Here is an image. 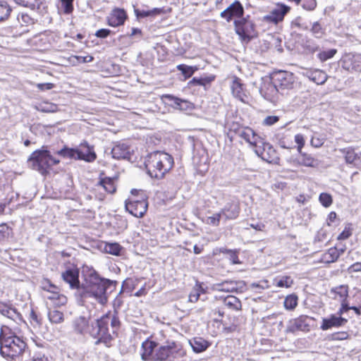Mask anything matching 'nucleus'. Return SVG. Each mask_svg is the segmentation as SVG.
I'll return each instance as SVG.
<instances>
[{
    "instance_id": "obj_1",
    "label": "nucleus",
    "mask_w": 361,
    "mask_h": 361,
    "mask_svg": "<svg viewBox=\"0 0 361 361\" xmlns=\"http://www.w3.org/2000/svg\"><path fill=\"white\" fill-rule=\"evenodd\" d=\"M141 348V358L144 361H180L186 355L182 345L174 341L160 345L147 339L142 342Z\"/></svg>"
},
{
    "instance_id": "obj_2",
    "label": "nucleus",
    "mask_w": 361,
    "mask_h": 361,
    "mask_svg": "<svg viewBox=\"0 0 361 361\" xmlns=\"http://www.w3.org/2000/svg\"><path fill=\"white\" fill-rule=\"evenodd\" d=\"M85 283V287L80 293L81 296L93 298L102 305L107 303L109 294L116 290L118 284L116 281L100 276L95 270L90 271L86 276Z\"/></svg>"
},
{
    "instance_id": "obj_3",
    "label": "nucleus",
    "mask_w": 361,
    "mask_h": 361,
    "mask_svg": "<svg viewBox=\"0 0 361 361\" xmlns=\"http://www.w3.org/2000/svg\"><path fill=\"white\" fill-rule=\"evenodd\" d=\"M109 325H111L113 334L120 328L121 322L116 311L108 312L100 318L91 322L90 336L96 340L95 345L102 343L107 348L112 345L114 337L109 331Z\"/></svg>"
},
{
    "instance_id": "obj_4",
    "label": "nucleus",
    "mask_w": 361,
    "mask_h": 361,
    "mask_svg": "<svg viewBox=\"0 0 361 361\" xmlns=\"http://www.w3.org/2000/svg\"><path fill=\"white\" fill-rule=\"evenodd\" d=\"M174 164L173 157L162 151H154L145 157V166L147 174L157 180L162 179Z\"/></svg>"
},
{
    "instance_id": "obj_5",
    "label": "nucleus",
    "mask_w": 361,
    "mask_h": 361,
    "mask_svg": "<svg viewBox=\"0 0 361 361\" xmlns=\"http://www.w3.org/2000/svg\"><path fill=\"white\" fill-rule=\"evenodd\" d=\"M27 162L32 169L46 176L49 173V169L59 164L60 160L54 157L50 151L41 149L33 152L28 158Z\"/></svg>"
},
{
    "instance_id": "obj_6",
    "label": "nucleus",
    "mask_w": 361,
    "mask_h": 361,
    "mask_svg": "<svg viewBox=\"0 0 361 361\" xmlns=\"http://www.w3.org/2000/svg\"><path fill=\"white\" fill-rule=\"evenodd\" d=\"M233 25L235 32L243 43L248 44L257 35L255 23L249 15L239 19H235Z\"/></svg>"
},
{
    "instance_id": "obj_7",
    "label": "nucleus",
    "mask_w": 361,
    "mask_h": 361,
    "mask_svg": "<svg viewBox=\"0 0 361 361\" xmlns=\"http://www.w3.org/2000/svg\"><path fill=\"white\" fill-rule=\"evenodd\" d=\"M26 343L16 336L4 338L0 346V354L4 357L14 358L21 355Z\"/></svg>"
},
{
    "instance_id": "obj_8",
    "label": "nucleus",
    "mask_w": 361,
    "mask_h": 361,
    "mask_svg": "<svg viewBox=\"0 0 361 361\" xmlns=\"http://www.w3.org/2000/svg\"><path fill=\"white\" fill-rule=\"evenodd\" d=\"M148 204L145 199L136 197L129 198L126 201L125 207L133 216L141 218L147 210Z\"/></svg>"
},
{
    "instance_id": "obj_9",
    "label": "nucleus",
    "mask_w": 361,
    "mask_h": 361,
    "mask_svg": "<svg viewBox=\"0 0 361 361\" xmlns=\"http://www.w3.org/2000/svg\"><path fill=\"white\" fill-rule=\"evenodd\" d=\"M290 6L285 4L279 3L270 12L263 17V21L277 25L282 22L285 16L290 12Z\"/></svg>"
},
{
    "instance_id": "obj_10",
    "label": "nucleus",
    "mask_w": 361,
    "mask_h": 361,
    "mask_svg": "<svg viewBox=\"0 0 361 361\" xmlns=\"http://www.w3.org/2000/svg\"><path fill=\"white\" fill-rule=\"evenodd\" d=\"M271 80L274 81L276 87L282 94L283 91L293 88L294 78L293 73L290 72L279 71L273 74Z\"/></svg>"
},
{
    "instance_id": "obj_11",
    "label": "nucleus",
    "mask_w": 361,
    "mask_h": 361,
    "mask_svg": "<svg viewBox=\"0 0 361 361\" xmlns=\"http://www.w3.org/2000/svg\"><path fill=\"white\" fill-rule=\"evenodd\" d=\"M313 318L307 315H300V317L290 319L286 327V333L295 334L296 331L307 332L310 330L311 322Z\"/></svg>"
},
{
    "instance_id": "obj_12",
    "label": "nucleus",
    "mask_w": 361,
    "mask_h": 361,
    "mask_svg": "<svg viewBox=\"0 0 361 361\" xmlns=\"http://www.w3.org/2000/svg\"><path fill=\"white\" fill-rule=\"evenodd\" d=\"M260 144L263 145V147L258 145L255 149L256 154L269 164H279L280 158L275 149L269 143L264 142L263 140Z\"/></svg>"
},
{
    "instance_id": "obj_13",
    "label": "nucleus",
    "mask_w": 361,
    "mask_h": 361,
    "mask_svg": "<svg viewBox=\"0 0 361 361\" xmlns=\"http://www.w3.org/2000/svg\"><path fill=\"white\" fill-rule=\"evenodd\" d=\"M112 157L115 159H123L133 161V149L129 145L123 142L116 143L111 149Z\"/></svg>"
},
{
    "instance_id": "obj_14",
    "label": "nucleus",
    "mask_w": 361,
    "mask_h": 361,
    "mask_svg": "<svg viewBox=\"0 0 361 361\" xmlns=\"http://www.w3.org/2000/svg\"><path fill=\"white\" fill-rule=\"evenodd\" d=\"M243 14L244 8L240 1L236 0L224 10L220 16L222 18L226 19L227 22H230L233 18L239 19L244 17Z\"/></svg>"
},
{
    "instance_id": "obj_15",
    "label": "nucleus",
    "mask_w": 361,
    "mask_h": 361,
    "mask_svg": "<svg viewBox=\"0 0 361 361\" xmlns=\"http://www.w3.org/2000/svg\"><path fill=\"white\" fill-rule=\"evenodd\" d=\"M347 322V319L337 314H331L329 317L322 318L320 329L322 331H327L332 328H339L343 326Z\"/></svg>"
},
{
    "instance_id": "obj_16",
    "label": "nucleus",
    "mask_w": 361,
    "mask_h": 361,
    "mask_svg": "<svg viewBox=\"0 0 361 361\" xmlns=\"http://www.w3.org/2000/svg\"><path fill=\"white\" fill-rule=\"evenodd\" d=\"M162 99L171 106L173 108L181 111L192 109V104L190 102L176 97L172 94H164Z\"/></svg>"
},
{
    "instance_id": "obj_17",
    "label": "nucleus",
    "mask_w": 361,
    "mask_h": 361,
    "mask_svg": "<svg viewBox=\"0 0 361 361\" xmlns=\"http://www.w3.org/2000/svg\"><path fill=\"white\" fill-rule=\"evenodd\" d=\"M77 152L78 154V160H83L86 162H92L97 158V154L94 151L93 147L88 145L85 142L81 143L77 147Z\"/></svg>"
},
{
    "instance_id": "obj_18",
    "label": "nucleus",
    "mask_w": 361,
    "mask_h": 361,
    "mask_svg": "<svg viewBox=\"0 0 361 361\" xmlns=\"http://www.w3.org/2000/svg\"><path fill=\"white\" fill-rule=\"evenodd\" d=\"M44 298L46 300V303L48 307H60L65 305L68 302L67 297L60 293L59 291L44 294Z\"/></svg>"
},
{
    "instance_id": "obj_19",
    "label": "nucleus",
    "mask_w": 361,
    "mask_h": 361,
    "mask_svg": "<svg viewBox=\"0 0 361 361\" xmlns=\"http://www.w3.org/2000/svg\"><path fill=\"white\" fill-rule=\"evenodd\" d=\"M244 286V281H225L214 285L215 290L226 293L238 292V290L243 289Z\"/></svg>"
},
{
    "instance_id": "obj_20",
    "label": "nucleus",
    "mask_w": 361,
    "mask_h": 361,
    "mask_svg": "<svg viewBox=\"0 0 361 361\" xmlns=\"http://www.w3.org/2000/svg\"><path fill=\"white\" fill-rule=\"evenodd\" d=\"M240 210L239 202L232 200L226 204L224 207L221 209V212L224 214L225 220H233L238 216Z\"/></svg>"
},
{
    "instance_id": "obj_21",
    "label": "nucleus",
    "mask_w": 361,
    "mask_h": 361,
    "mask_svg": "<svg viewBox=\"0 0 361 361\" xmlns=\"http://www.w3.org/2000/svg\"><path fill=\"white\" fill-rule=\"evenodd\" d=\"M231 88L232 94L235 98L244 103L247 102L248 96L244 90L243 84L240 82V78L236 76L233 78Z\"/></svg>"
},
{
    "instance_id": "obj_22",
    "label": "nucleus",
    "mask_w": 361,
    "mask_h": 361,
    "mask_svg": "<svg viewBox=\"0 0 361 361\" xmlns=\"http://www.w3.org/2000/svg\"><path fill=\"white\" fill-rule=\"evenodd\" d=\"M73 328L76 334L90 335V324L89 320L84 316H80L75 318L73 321Z\"/></svg>"
},
{
    "instance_id": "obj_23",
    "label": "nucleus",
    "mask_w": 361,
    "mask_h": 361,
    "mask_svg": "<svg viewBox=\"0 0 361 361\" xmlns=\"http://www.w3.org/2000/svg\"><path fill=\"white\" fill-rule=\"evenodd\" d=\"M259 91L261 94L268 100H272L277 93L281 92L271 79L265 82L260 87Z\"/></svg>"
},
{
    "instance_id": "obj_24",
    "label": "nucleus",
    "mask_w": 361,
    "mask_h": 361,
    "mask_svg": "<svg viewBox=\"0 0 361 361\" xmlns=\"http://www.w3.org/2000/svg\"><path fill=\"white\" fill-rule=\"evenodd\" d=\"M61 276L63 281L70 285L71 288H79V271L77 269H68L62 273Z\"/></svg>"
},
{
    "instance_id": "obj_25",
    "label": "nucleus",
    "mask_w": 361,
    "mask_h": 361,
    "mask_svg": "<svg viewBox=\"0 0 361 361\" xmlns=\"http://www.w3.org/2000/svg\"><path fill=\"white\" fill-rule=\"evenodd\" d=\"M127 18L126 11L121 8H116L108 18V24L111 27L123 25Z\"/></svg>"
},
{
    "instance_id": "obj_26",
    "label": "nucleus",
    "mask_w": 361,
    "mask_h": 361,
    "mask_svg": "<svg viewBox=\"0 0 361 361\" xmlns=\"http://www.w3.org/2000/svg\"><path fill=\"white\" fill-rule=\"evenodd\" d=\"M189 343L196 353H202L210 346V343L202 337H195L189 340Z\"/></svg>"
},
{
    "instance_id": "obj_27",
    "label": "nucleus",
    "mask_w": 361,
    "mask_h": 361,
    "mask_svg": "<svg viewBox=\"0 0 361 361\" xmlns=\"http://www.w3.org/2000/svg\"><path fill=\"white\" fill-rule=\"evenodd\" d=\"M0 313L13 321L21 319V314L16 309L5 302H0Z\"/></svg>"
},
{
    "instance_id": "obj_28",
    "label": "nucleus",
    "mask_w": 361,
    "mask_h": 361,
    "mask_svg": "<svg viewBox=\"0 0 361 361\" xmlns=\"http://www.w3.org/2000/svg\"><path fill=\"white\" fill-rule=\"evenodd\" d=\"M299 164L307 167H317L319 165V161L311 154L303 152H299Z\"/></svg>"
},
{
    "instance_id": "obj_29",
    "label": "nucleus",
    "mask_w": 361,
    "mask_h": 361,
    "mask_svg": "<svg viewBox=\"0 0 361 361\" xmlns=\"http://www.w3.org/2000/svg\"><path fill=\"white\" fill-rule=\"evenodd\" d=\"M331 293L333 294V298L335 300H347L348 296V286L345 285H341L333 288L331 290Z\"/></svg>"
},
{
    "instance_id": "obj_30",
    "label": "nucleus",
    "mask_w": 361,
    "mask_h": 361,
    "mask_svg": "<svg viewBox=\"0 0 361 361\" xmlns=\"http://www.w3.org/2000/svg\"><path fill=\"white\" fill-rule=\"evenodd\" d=\"M243 140L250 144V145L255 147V148L262 142V138L257 135L251 128L247 130V133L245 135Z\"/></svg>"
},
{
    "instance_id": "obj_31",
    "label": "nucleus",
    "mask_w": 361,
    "mask_h": 361,
    "mask_svg": "<svg viewBox=\"0 0 361 361\" xmlns=\"http://www.w3.org/2000/svg\"><path fill=\"white\" fill-rule=\"evenodd\" d=\"M55 153L65 159L78 160V158H80L77 152V147L72 148L68 146H64L62 149L56 151Z\"/></svg>"
},
{
    "instance_id": "obj_32",
    "label": "nucleus",
    "mask_w": 361,
    "mask_h": 361,
    "mask_svg": "<svg viewBox=\"0 0 361 361\" xmlns=\"http://www.w3.org/2000/svg\"><path fill=\"white\" fill-rule=\"evenodd\" d=\"M339 258V253L337 251V247L329 248L322 256V262L324 263H333Z\"/></svg>"
},
{
    "instance_id": "obj_33",
    "label": "nucleus",
    "mask_w": 361,
    "mask_h": 361,
    "mask_svg": "<svg viewBox=\"0 0 361 361\" xmlns=\"http://www.w3.org/2000/svg\"><path fill=\"white\" fill-rule=\"evenodd\" d=\"M224 305L231 310H240L242 307L240 300L234 295H228L224 299Z\"/></svg>"
},
{
    "instance_id": "obj_34",
    "label": "nucleus",
    "mask_w": 361,
    "mask_h": 361,
    "mask_svg": "<svg viewBox=\"0 0 361 361\" xmlns=\"http://www.w3.org/2000/svg\"><path fill=\"white\" fill-rule=\"evenodd\" d=\"M48 317L52 324H61L64 321V314L57 310H51L49 307Z\"/></svg>"
},
{
    "instance_id": "obj_35",
    "label": "nucleus",
    "mask_w": 361,
    "mask_h": 361,
    "mask_svg": "<svg viewBox=\"0 0 361 361\" xmlns=\"http://www.w3.org/2000/svg\"><path fill=\"white\" fill-rule=\"evenodd\" d=\"M98 184L102 186L104 189L109 193L112 194L116 192L114 180L111 178L105 177L104 178H100Z\"/></svg>"
},
{
    "instance_id": "obj_36",
    "label": "nucleus",
    "mask_w": 361,
    "mask_h": 361,
    "mask_svg": "<svg viewBox=\"0 0 361 361\" xmlns=\"http://www.w3.org/2000/svg\"><path fill=\"white\" fill-rule=\"evenodd\" d=\"M215 79V76L210 75L204 77H195L190 81V85H199V86H206L207 85L210 84Z\"/></svg>"
},
{
    "instance_id": "obj_37",
    "label": "nucleus",
    "mask_w": 361,
    "mask_h": 361,
    "mask_svg": "<svg viewBox=\"0 0 361 361\" xmlns=\"http://www.w3.org/2000/svg\"><path fill=\"white\" fill-rule=\"evenodd\" d=\"M298 295L295 293L288 295L286 297L283 305L286 310H293L298 305Z\"/></svg>"
},
{
    "instance_id": "obj_38",
    "label": "nucleus",
    "mask_w": 361,
    "mask_h": 361,
    "mask_svg": "<svg viewBox=\"0 0 361 361\" xmlns=\"http://www.w3.org/2000/svg\"><path fill=\"white\" fill-rule=\"evenodd\" d=\"M134 12L137 18H143L149 16H154L160 13V9L154 8L151 10H140L139 8H134Z\"/></svg>"
},
{
    "instance_id": "obj_39",
    "label": "nucleus",
    "mask_w": 361,
    "mask_h": 361,
    "mask_svg": "<svg viewBox=\"0 0 361 361\" xmlns=\"http://www.w3.org/2000/svg\"><path fill=\"white\" fill-rule=\"evenodd\" d=\"M310 79L317 85L324 84L327 80L326 74L322 71L317 70L310 73Z\"/></svg>"
},
{
    "instance_id": "obj_40",
    "label": "nucleus",
    "mask_w": 361,
    "mask_h": 361,
    "mask_svg": "<svg viewBox=\"0 0 361 361\" xmlns=\"http://www.w3.org/2000/svg\"><path fill=\"white\" fill-rule=\"evenodd\" d=\"M310 31L317 39H321L325 35V28L319 22L313 23Z\"/></svg>"
},
{
    "instance_id": "obj_41",
    "label": "nucleus",
    "mask_w": 361,
    "mask_h": 361,
    "mask_svg": "<svg viewBox=\"0 0 361 361\" xmlns=\"http://www.w3.org/2000/svg\"><path fill=\"white\" fill-rule=\"evenodd\" d=\"M123 247L118 243H108L104 246V250L106 253L119 256Z\"/></svg>"
},
{
    "instance_id": "obj_42",
    "label": "nucleus",
    "mask_w": 361,
    "mask_h": 361,
    "mask_svg": "<svg viewBox=\"0 0 361 361\" xmlns=\"http://www.w3.org/2000/svg\"><path fill=\"white\" fill-rule=\"evenodd\" d=\"M340 151L345 155V161L348 164L354 163L359 158L357 154L350 147L341 149Z\"/></svg>"
},
{
    "instance_id": "obj_43",
    "label": "nucleus",
    "mask_w": 361,
    "mask_h": 361,
    "mask_svg": "<svg viewBox=\"0 0 361 361\" xmlns=\"http://www.w3.org/2000/svg\"><path fill=\"white\" fill-rule=\"evenodd\" d=\"M177 69L181 72L185 78H189L198 70V68L185 64H179L177 66Z\"/></svg>"
},
{
    "instance_id": "obj_44",
    "label": "nucleus",
    "mask_w": 361,
    "mask_h": 361,
    "mask_svg": "<svg viewBox=\"0 0 361 361\" xmlns=\"http://www.w3.org/2000/svg\"><path fill=\"white\" fill-rule=\"evenodd\" d=\"M13 1L21 6L27 7L31 9L39 8L42 4V0H13Z\"/></svg>"
},
{
    "instance_id": "obj_45",
    "label": "nucleus",
    "mask_w": 361,
    "mask_h": 361,
    "mask_svg": "<svg viewBox=\"0 0 361 361\" xmlns=\"http://www.w3.org/2000/svg\"><path fill=\"white\" fill-rule=\"evenodd\" d=\"M11 11V8L7 2L0 1V21L7 19Z\"/></svg>"
},
{
    "instance_id": "obj_46",
    "label": "nucleus",
    "mask_w": 361,
    "mask_h": 361,
    "mask_svg": "<svg viewBox=\"0 0 361 361\" xmlns=\"http://www.w3.org/2000/svg\"><path fill=\"white\" fill-rule=\"evenodd\" d=\"M17 20L22 26H28L35 23L34 19L26 13H19Z\"/></svg>"
},
{
    "instance_id": "obj_47",
    "label": "nucleus",
    "mask_w": 361,
    "mask_h": 361,
    "mask_svg": "<svg viewBox=\"0 0 361 361\" xmlns=\"http://www.w3.org/2000/svg\"><path fill=\"white\" fill-rule=\"evenodd\" d=\"M223 254H226L228 256V259L233 264H239L241 262L238 259V252L236 250L224 249L221 250Z\"/></svg>"
},
{
    "instance_id": "obj_48",
    "label": "nucleus",
    "mask_w": 361,
    "mask_h": 361,
    "mask_svg": "<svg viewBox=\"0 0 361 361\" xmlns=\"http://www.w3.org/2000/svg\"><path fill=\"white\" fill-rule=\"evenodd\" d=\"M319 201L323 207L327 208L331 205L333 198L329 193L322 192L319 196Z\"/></svg>"
},
{
    "instance_id": "obj_49",
    "label": "nucleus",
    "mask_w": 361,
    "mask_h": 361,
    "mask_svg": "<svg viewBox=\"0 0 361 361\" xmlns=\"http://www.w3.org/2000/svg\"><path fill=\"white\" fill-rule=\"evenodd\" d=\"M293 284V280L289 276H282L279 280H276V285L280 288H290Z\"/></svg>"
},
{
    "instance_id": "obj_50",
    "label": "nucleus",
    "mask_w": 361,
    "mask_h": 361,
    "mask_svg": "<svg viewBox=\"0 0 361 361\" xmlns=\"http://www.w3.org/2000/svg\"><path fill=\"white\" fill-rule=\"evenodd\" d=\"M336 53L337 50L336 49H331L327 51H323L319 52L317 54V56L321 61H326L333 58Z\"/></svg>"
},
{
    "instance_id": "obj_51",
    "label": "nucleus",
    "mask_w": 361,
    "mask_h": 361,
    "mask_svg": "<svg viewBox=\"0 0 361 361\" xmlns=\"http://www.w3.org/2000/svg\"><path fill=\"white\" fill-rule=\"evenodd\" d=\"M61 3V8L66 14H70L73 11L74 0H59Z\"/></svg>"
},
{
    "instance_id": "obj_52",
    "label": "nucleus",
    "mask_w": 361,
    "mask_h": 361,
    "mask_svg": "<svg viewBox=\"0 0 361 361\" xmlns=\"http://www.w3.org/2000/svg\"><path fill=\"white\" fill-rule=\"evenodd\" d=\"M42 288L47 292L46 294H49V293H56L59 291V288L53 284L49 280H45L42 283Z\"/></svg>"
},
{
    "instance_id": "obj_53",
    "label": "nucleus",
    "mask_w": 361,
    "mask_h": 361,
    "mask_svg": "<svg viewBox=\"0 0 361 361\" xmlns=\"http://www.w3.org/2000/svg\"><path fill=\"white\" fill-rule=\"evenodd\" d=\"M304 48L310 53H314L318 51L319 45L315 43L312 39H308L303 45Z\"/></svg>"
},
{
    "instance_id": "obj_54",
    "label": "nucleus",
    "mask_w": 361,
    "mask_h": 361,
    "mask_svg": "<svg viewBox=\"0 0 361 361\" xmlns=\"http://www.w3.org/2000/svg\"><path fill=\"white\" fill-rule=\"evenodd\" d=\"M133 283L131 279H128L123 281V282L122 283L121 289L119 292V295H121L122 293L126 290L130 293L133 290Z\"/></svg>"
},
{
    "instance_id": "obj_55",
    "label": "nucleus",
    "mask_w": 361,
    "mask_h": 361,
    "mask_svg": "<svg viewBox=\"0 0 361 361\" xmlns=\"http://www.w3.org/2000/svg\"><path fill=\"white\" fill-rule=\"evenodd\" d=\"M317 6L316 0H303L302 7L307 11H313Z\"/></svg>"
},
{
    "instance_id": "obj_56",
    "label": "nucleus",
    "mask_w": 361,
    "mask_h": 361,
    "mask_svg": "<svg viewBox=\"0 0 361 361\" xmlns=\"http://www.w3.org/2000/svg\"><path fill=\"white\" fill-rule=\"evenodd\" d=\"M325 139L324 137L313 136L311 139V145L315 148H319L323 145Z\"/></svg>"
},
{
    "instance_id": "obj_57",
    "label": "nucleus",
    "mask_w": 361,
    "mask_h": 361,
    "mask_svg": "<svg viewBox=\"0 0 361 361\" xmlns=\"http://www.w3.org/2000/svg\"><path fill=\"white\" fill-rule=\"evenodd\" d=\"M129 37H134L136 42L140 41L142 37V32L140 28L133 27L131 32L128 35Z\"/></svg>"
},
{
    "instance_id": "obj_58",
    "label": "nucleus",
    "mask_w": 361,
    "mask_h": 361,
    "mask_svg": "<svg viewBox=\"0 0 361 361\" xmlns=\"http://www.w3.org/2000/svg\"><path fill=\"white\" fill-rule=\"evenodd\" d=\"M10 235V228L6 224H0V240L8 237Z\"/></svg>"
},
{
    "instance_id": "obj_59",
    "label": "nucleus",
    "mask_w": 361,
    "mask_h": 361,
    "mask_svg": "<svg viewBox=\"0 0 361 361\" xmlns=\"http://www.w3.org/2000/svg\"><path fill=\"white\" fill-rule=\"evenodd\" d=\"M295 142L298 145V152H301L302 148L305 145V139L302 135L301 134H297L295 135Z\"/></svg>"
},
{
    "instance_id": "obj_60",
    "label": "nucleus",
    "mask_w": 361,
    "mask_h": 361,
    "mask_svg": "<svg viewBox=\"0 0 361 361\" xmlns=\"http://www.w3.org/2000/svg\"><path fill=\"white\" fill-rule=\"evenodd\" d=\"M279 121V117L277 116H268L264 121L263 124L265 126H272Z\"/></svg>"
},
{
    "instance_id": "obj_61",
    "label": "nucleus",
    "mask_w": 361,
    "mask_h": 361,
    "mask_svg": "<svg viewBox=\"0 0 361 361\" xmlns=\"http://www.w3.org/2000/svg\"><path fill=\"white\" fill-rule=\"evenodd\" d=\"M348 334L345 331L336 332L331 334V338L334 341H342L347 339Z\"/></svg>"
},
{
    "instance_id": "obj_62",
    "label": "nucleus",
    "mask_w": 361,
    "mask_h": 361,
    "mask_svg": "<svg viewBox=\"0 0 361 361\" xmlns=\"http://www.w3.org/2000/svg\"><path fill=\"white\" fill-rule=\"evenodd\" d=\"M352 235V231L350 227H345L344 230L338 235V240H343L348 239Z\"/></svg>"
},
{
    "instance_id": "obj_63",
    "label": "nucleus",
    "mask_w": 361,
    "mask_h": 361,
    "mask_svg": "<svg viewBox=\"0 0 361 361\" xmlns=\"http://www.w3.org/2000/svg\"><path fill=\"white\" fill-rule=\"evenodd\" d=\"M111 31L109 29L102 28L96 32L95 36L99 38L104 39L106 38L111 34Z\"/></svg>"
},
{
    "instance_id": "obj_64",
    "label": "nucleus",
    "mask_w": 361,
    "mask_h": 361,
    "mask_svg": "<svg viewBox=\"0 0 361 361\" xmlns=\"http://www.w3.org/2000/svg\"><path fill=\"white\" fill-rule=\"evenodd\" d=\"M341 302V307L338 310V313H337V314L338 316H341L345 312H347L348 310H350V307H351V306H350L347 303V300H342Z\"/></svg>"
}]
</instances>
